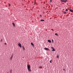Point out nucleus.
<instances>
[{"mask_svg": "<svg viewBox=\"0 0 73 73\" xmlns=\"http://www.w3.org/2000/svg\"><path fill=\"white\" fill-rule=\"evenodd\" d=\"M63 70H64V71H65V69H63Z\"/></svg>", "mask_w": 73, "mask_h": 73, "instance_id": "bb28decb", "label": "nucleus"}, {"mask_svg": "<svg viewBox=\"0 0 73 73\" xmlns=\"http://www.w3.org/2000/svg\"><path fill=\"white\" fill-rule=\"evenodd\" d=\"M13 54H12L11 56L13 57Z\"/></svg>", "mask_w": 73, "mask_h": 73, "instance_id": "6ab92c4d", "label": "nucleus"}, {"mask_svg": "<svg viewBox=\"0 0 73 73\" xmlns=\"http://www.w3.org/2000/svg\"><path fill=\"white\" fill-rule=\"evenodd\" d=\"M34 4H35H35H36V2H35Z\"/></svg>", "mask_w": 73, "mask_h": 73, "instance_id": "393cba45", "label": "nucleus"}, {"mask_svg": "<svg viewBox=\"0 0 73 73\" xmlns=\"http://www.w3.org/2000/svg\"><path fill=\"white\" fill-rule=\"evenodd\" d=\"M28 69V70H29V72H31V70L30 69V68H31V66L30 65H28L27 66Z\"/></svg>", "mask_w": 73, "mask_h": 73, "instance_id": "f257e3e1", "label": "nucleus"}, {"mask_svg": "<svg viewBox=\"0 0 73 73\" xmlns=\"http://www.w3.org/2000/svg\"><path fill=\"white\" fill-rule=\"evenodd\" d=\"M2 41H3V40H2V39H1V42H2Z\"/></svg>", "mask_w": 73, "mask_h": 73, "instance_id": "b1692460", "label": "nucleus"}, {"mask_svg": "<svg viewBox=\"0 0 73 73\" xmlns=\"http://www.w3.org/2000/svg\"><path fill=\"white\" fill-rule=\"evenodd\" d=\"M9 7H11V4L9 3Z\"/></svg>", "mask_w": 73, "mask_h": 73, "instance_id": "a211bd4d", "label": "nucleus"}, {"mask_svg": "<svg viewBox=\"0 0 73 73\" xmlns=\"http://www.w3.org/2000/svg\"><path fill=\"white\" fill-rule=\"evenodd\" d=\"M10 73H12V69H11L10 70Z\"/></svg>", "mask_w": 73, "mask_h": 73, "instance_id": "f3484780", "label": "nucleus"}, {"mask_svg": "<svg viewBox=\"0 0 73 73\" xmlns=\"http://www.w3.org/2000/svg\"><path fill=\"white\" fill-rule=\"evenodd\" d=\"M63 13H64V14H66V12H65L64 11H63Z\"/></svg>", "mask_w": 73, "mask_h": 73, "instance_id": "ddd939ff", "label": "nucleus"}, {"mask_svg": "<svg viewBox=\"0 0 73 73\" xmlns=\"http://www.w3.org/2000/svg\"><path fill=\"white\" fill-rule=\"evenodd\" d=\"M40 18H41V15H40Z\"/></svg>", "mask_w": 73, "mask_h": 73, "instance_id": "a878e982", "label": "nucleus"}, {"mask_svg": "<svg viewBox=\"0 0 73 73\" xmlns=\"http://www.w3.org/2000/svg\"><path fill=\"white\" fill-rule=\"evenodd\" d=\"M44 49L46 50H49V49L48 48H44Z\"/></svg>", "mask_w": 73, "mask_h": 73, "instance_id": "7ed1b4c3", "label": "nucleus"}, {"mask_svg": "<svg viewBox=\"0 0 73 73\" xmlns=\"http://www.w3.org/2000/svg\"><path fill=\"white\" fill-rule=\"evenodd\" d=\"M5 45H6V44H7V43H5Z\"/></svg>", "mask_w": 73, "mask_h": 73, "instance_id": "cd10ccee", "label": "nucleus"}, {"mask_svg": "<svg viewBox=\"0 0 73 73\" xmlns=\"http://www.w3.org/2000/svg\"><path fill=\"white\" fill-rule=\"evenodd\" d=\"M12 24L13 26H14V27H15V23H12Z\"/></svg>", "mask_w": 73, "mask_h": 73, "instance_id": "1a4fd4ad", "label": "nucleus"}, {"mask_svg": "<svg viewBox=\"0 0 73 73\" xmlns=\"http://www.w3.org/2000/svg\"><path fill=\"white\" fill-rule=\"evenodd\" d=\"M13 57L12 56H11L10 58V60H12V58H13Z\"/></svg>", "mask_w": 73, "mask_h": 73, "instance_id": "423d86ee", "label": "nucleus"}, {"mask_svg": "<svg viewBox=\"0 0 73 73\" xmlns=\"http://www.w3.org/2000/svg\"><path fill=\"white\" fill-rule=\"evenodd\" d=\"M48 42L50 43L51 42V41H50V40H48Z\"/></svg>", "mask_w": 73, "mask_h": 73, "instance_id": "9d476101", "label": "nucleus"}, {"mask_svg": "<svg viewBox=\"0 0 73 73\" xmlns=\"http://www.w3.org/2000/svg\"><path fill=\"white\" fill-rule=\"evenodd\" d=\"M70 11L71 12H73V10H72V9H70Z\"/></svg>", "mask_w": 73, "mask_h": 73, "instance_id": "0eeeda50", "label": "nucleus"}, {"mask_svg": "<svg viewBox=\"0 0 73 73\" xmlns=\"http://www.w3.org/2000/svg\"><path fill=\"white\" fill-rule=\"evenodd\" d=\"M65 11H68V9H66Z\"/></svg>", "mask_w": 73, "mask_h": 73, "instance_id": "412c9836", "label": "nucleus"}, {"mask_svg": "<svg viewBox=\"0 0 73 73\" xmlns=\"http://www.w3.org/2000/svg\"><path fill=\"white\" fill-rule=\"evenodd\" d=\"M52 43H53V40L52 39Z\"/></svg>", "mask_w": 73, "mask_h": 73, "instance_id": "4be33fe9", "label": "nucleus"}, {"mask_svg": "<svg viewBox=\"0 0 73 73\" xmlns=\"http://www.w3.org/2000/svg\"><path fill=\"white\" fill-rule=\"evenodd\" d=\"M40 20L41 21H45V20H44V19Z\"/></svg>", "mask_w": 73, "mask_h": 73, "instance_id": "f8f14e48", "label": "nucleus"}, {"mask_svg": "<svg viewBox=\"0 0 73 73\" xmlns=\"http://www.w3.org/2000/svg\"><path fill=\"white\" fill-rule=\"evenodd\" d=\"M22 47L23 48V50H25V48H24V46H23Z\"/></svg>", "mask_w": 73, "mask_h": 73, "instance_id": "9b49d317", "label": "nucleus"}, {"mask_svg": "<svg viewBox=\"0 0 73 73\" xmlns=\"http://www.w3.org/2000/svg\"><path fill=\"white\" fill-rule=\"evenodd\" d=\"M60 1L61 2H66V0H60Z\"/></svg>", "mask_w": 73, "mask_h": 73, "instance_id": "39448f33", "label": "nucleus"}, {"mask_svg": "<svg viewBox=\"0 0 73 73\" xmlns=\"http://www.w3.org/2000/svg\"><path fill=\"white\" fill-rule=\"evenodd\" d=\"M51 48L52 49V51L53 52V51H55L56 50H55L54 49V48H53V47H51Z\"/></svg>", "mask_w": 73, "mask_h": 73, "instance_id": "20e7f679", "label": "nucleus"}, {"mask_svg": "<svg viewBox=\"0 0 73 73\" xmlns=\"http://www.w3.org/2000/svg\"><path fill=\"white\" fill-rule=\"evenodd\" d=\"M7 73H9L8 72H7Z\"/></svg>", "mask_w": 73, "mask_h": 73, "instance_id": "c756f323", "label": "nucleus"}, {"mask_svg": "<svg viewBox=\"0 0 73 73\" xmlns=\"http://www.w3.org/2000/svg\"><path fill=\"white\" fill-rule=\"evenodd\" d=\"M31 45H32V46H34V45L33 44V43L31 42Z\"/></svg>", "mask_w": 73, "mask_h": 73, "instance_id": "6e6552de", "label": "nucleus"}, {"mask_svg": "<svg viewBox=\"0 0 73 73\" xmlns=\"http://www.w3.org/2000/svg\"><path fill=\"white\" fill-rule=\"evenodd\" d=\"M56 57H57V58H58V57H59V56L57 55Z\"/></svg>", "mask_w": 73, "mask_h": 73, "instance_id": "dca6fc26", "label": "nucleus"}, {"mask_svg": "<svg viewBox=\"0 0 73 73\" xmlns=\"http://www.w3.org/2000/svg\"><path fill=\"white\" fill-rule=\"evenodd\" d=\"M55 35H56V36H58V35H57V33H55Z\"/></svg>", "mask_w": 73, "mask_h": 73, "instance_id": "4468645a", "label": "nucleus"}, {"mask_svg": "<svg viewBox=\"0 0 73 73\" xmlns=\"http://www.w3.org/2000/svg\"><path fill=\"white\" fill-rule=\"evenodd\" d=\"M51 30H52V31H54V30H53V29H52Z\"/></svg>", "mask_w": 73, "mask_h": 73, "instance_id": "c85d7f7f", "label": "nucleus"}, {"mask_svg": "<svg viewBox=\"0 0 73 73\" xmlns=\"http://www.w3.org/2000/svg\"><path fill=\"white\" fill-rule=\"evenodd\" d=\"M50 3H51L52 2V0H50Z\"/></svg>", "mask_w": 73, "mask_h": 73, "instance_id": "2eb2a0df", "label": "nucleus"}, {"mask_svg": "<svg viewBox=\"0 0 73 73\" xmlns=\"http://www.w3.org/2000/svg\"><path fill=\"white\" fill-rule=\"evenodd\" d=\"M42 68V66H39V68Z\"/></svg>", "mask_w": 73, "mask_h": 73, "instance_id": "5701e85b", "label": "nucleus"}, {"mask_svg": "<svg viewBox=\"0 0 73 73\" xmlns=\"http://www.w3.org/2000/svg\"><path fill=\"white\" fill-rule=\"evenodd\" d=\"M52 62V60L50 61V62L51 63H52V62Z\"/></svg>", "mask_w": 73, "mask_h": 73, "instance_id": "aec40b11", "label": "nucleus"}, {"mask_svg": "<svg viewBox=\"0 0 73 73\" xmlns=\"http://www.w3.org/2000/svg\"><path fill=\"white\" fill-rule=\"evenodd\" d=\"M18 45L20 48H21V44L20 43H19V44H18Z\"/></svg>", "mask_w": 73, "mask_h": 73, "instance_id": "f03ea898", "label": "nucleus"}]
</instances>
